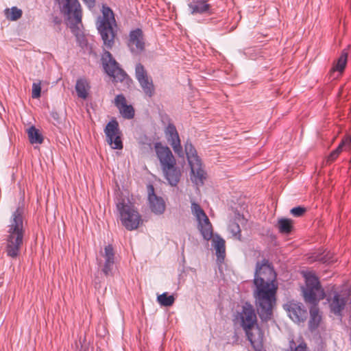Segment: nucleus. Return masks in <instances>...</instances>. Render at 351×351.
<instances>
[{"label":"nucleus","instance_id":"obj_7","mask_svg":"<svg viewBox=\"0 0 351 351\" xmlns=\"http://www.w3.org/2000/svg\"><path fill=\"white\" fill-rule=\"evenodd\" d=\"M117 208L120 215L122 225L128 230H134L138 228L141 221V217L134 206L129 201L125 202L121 199L117 204Z\"/></svg>","mask_w":351,"mask_h":351},{"label":"nucleus","instance_id":"obj_27","mask_svg":"<svg viewBox=\"0 0 351 351\" xmlns=\"http://www.w3.org/2000/svg\"><path fill=\"white\" fill-rule=\"evenodd\" d=\"M348 53L346 49H343L337 59L336 64L334 66L333 69L339 72L343 71L348 61Z\"/></svg>","mask_w":351,"mask_h":351},{"label":"nucleus","instance_id":"obj_10","mask_svg":"<svg viewBox=\"0 0 351 351\" xmlns=\"http://www.w3.org/2000/svg\"><path fill=\"white\" fill-rule=\"evenodd\" d=\"M135 77L138 82L144 94L149 98L152 97L155 94V86L152 78L141 63H138L135 67Z\"/></svg>","mask_w":351,"mask_h":351},{"label":"nucleus","instance_id":"obj_40","mask_svg":"<svg viewBox=\"0 0 351 351\" xmlns=\"http://www.w3.org/2000/svg\"><path fill=\"white\" fill-rule=\"evenodd\" d=\"M347 53H348V56L351 58V45L348 47V49H346Z\"/></svg>","mask_w":351,"mask_h":351},{"label":"nucleus","instance_id":"obj_8","mask_svg":"<svg viewBox=\"0 0 351 351\" xmlns=\"http://www.w3.org/2000/svg\"><path fill=\"white\" fill-rule=\"evenodd\" d=\"M184 154L186 156L191 173L201 184L206 180V173L202 167V160L191 141L187 139L184 144Z\"/></svg>","mask_w":351,"mask_h":351},{"label":"nucleus","instance_id":"obj_14","mask_svg":"<svg viewBox=\"0 0 351 351\" xmlns=\"http://www.w3.org/2000/svg\"><path fill=\"white\" fill-rule=\"evenodd\" d=\"M148 202L152 212L156 215H162L165 210L164 199L155 194L154 188L152 184L148 186Z\"/></svg>","mask_w":351,"mask_h":351},{"label":"nucleus","instance_id":"obj_9","mask_svg":"<svg viewBox=\"0 0 351 351\" xmlns=\"http://www.w3.org/2000/svg\"><path fill=\"white\" fill-rule=\"evenodd\" d=\"M60 11L69 27L82 25V9L78 0H65L60 8Z\"/></svg>","mask_w":351,"mask_h":351},{"label":"nucleus","instance_id":"obj_6","mask_svg":"<svg viewBox=\"0 0 351 351\" xmlns=\"http://www.w3.org/2000/svg\"><path fill=\"white\" fill-rule=\"evenodd\" d=\"M154 147L165 179L170 185L176 186L180 181L181 172L176 166V160L171 149L160 143H156Z\"/></svg>","mask_w":351,"mask_h":351},{"label":"nucleus","instance_id":"obj_21","mask_svg":"<svg viewBox=\"0 0 351 351\" xmlns=\"http://www.w3.org/2000/svg\"><path fill=\"white\" fill-rule=\"evenodd\" d=\"M317 304H313L310 308V320L309 326L311 328H316L318 327L320 321L321 315H319V310L317 306Z\"/></svg>","mask_w":351,"mask_h":351},{"label":"nucleus","instance_id":"obj_24","mask_svg":"<svg viewBox=\"0 0 351 351\" xmlns=\"http://www.w3.org/2000/svg\"><path fill=\"white\" fill-rule=\"evenodd\" d=\"M29 142L32 144H41L43 142V136L39 130L34 126H31L27 130Z\"/></svg>","mask_w":351,"mask_h":351},{"label":"nucleus","instance_id":"obj_12","mask_svg":"<svg viewBox=\"0 0 351 351\" xmlns=\"http://www.w3.org/2000/svg\"><path fill=\"white\" fill-rule=\"evenodd\" d=\"M127 45L132 54L139 55L145 48L143 32L140 28L131 30L127 42Z\"/></svg>","mask_w":351,"mask_h":351},{"label":"nucleus","instance_id":"obj_28","mask_svg":"<svg viewBox=\"0 0 351 351\" xmlns=\"http://www.w3.org/2000/svg\"><path fill=\"white\" fill-rule=\"evenodd\" d=\"M157 301L161 306H171L174 303L175 298L173 295H168L165 292L157 297Z\"/></svg>","mask_w":351,"mask_h":351},{"label":"nucleus","instance_id":"obj_22","mask_svg":"<svg viewBox=\"0 0 351 351\" xmlns=\"http://www.w3.org/2000/svg\"><path fill=\"white\" fill-rule=\"evenodd\" d=\"M165 132L169 144L180 141L179 134L173 123L169 122L168 123Z\"/></svg>","mask_w":351,"mask_h":351},{"label":"nucleus","instance_id":"obj_13","mask_svg":"<svg viewBox=\"0 0 351 351\" xmlns=\"http://www.w3.org/2000/svg\"><path fill=\"white\" fill-rule=\"evenodd\" d=\"M284 308L287 311L289 317L294 322H303L307 318V311L300 302L291 300L285 304Z\"/></svg>","mask_w":351,"mask_h":351},{"label":"nucleus","instance_id":"obj_25","mask_svg":"<svg viewBox=\"0 0 351 351\" xmlns=\"http://www.w3.org/2000/svg\"><path fill=\"white\" fill-rule=\"evenodd\" d=\"M293 229V221L290 219L282 218L278 220V230L280 233L289 234Z\"/></svg>","mask_w":351,"mask_h":351},{"label":"nucleus","instance_id":"obj_18","mask_svg":"<svg viewBox=\"0 0 351 351\" xmlns=\"http://www.w3.org/2000/svg\"><path fill=\"white\" fill-rule=\"evenodd\" d=\"M198 223L199 229L203 238L206 241L211 239L213 235V230L212 224L210 222L208 217L203 219L201 221H198Z\"/></svg>","mask_w":351,"mask_h":351},{"label":"nucleus","instance_id":"obj_19","mask_svg":"<svg viewBox=\"0 0 351 351\" xmlns=\"http://www.w3.org/2000/svg\"><path fill=\"white\" fill-rule=\"evenodd\" d=\"M213 245L216 250L217 259L219 261H223L226 256V245L224 239L219 235H216V237L213 239Z\"/></svg>","mask_w":351,"mask_h":351},{"label":"nucleus","instance_id":"obj_33","mask_svg":"<svg viewBox=\"0 0 351 351\" xmlns=\"http://www.w3.org/2000/svg\"><path fill=\"white\" fill-rule=\"evenodd\" d=\"M171 146L172 147L174 152L177 154V156L180 158H184V152L183 151L182 147L180 143V141L171 143Z\"/></svg>","mask_w":351,"mask_h":351},{"label":"nucleus","instance_id":"obj_36","mask_svg":"<svg viewBox=\"0 0 351 351\" xmlns=\"http://www.w3.org/2000/svg\"><path fill=\"white\" fill-rule=\"evenodd\" d=\"M342 151L343 150L339 147H337L330 154V155L328 157L327 161L328 162H332L333 161H335L339 155L342 152Z\"/></svg>","mask_w":351,"mask_h":351},{"label":"nucleus","instance_id":"obj_4","mask_svg":"<svg viewBox=\"0 0 351 351\" xmlns=\"http://www.w3.org/2000/svg\"><path fill=\"white\" fill-rule=\"evenodd\" d=\"M24 207L19 206L12 213L5 236L4 252L7 256L16 259L23 245L25 230L24 228Z\"/></svg>","mask_w":351,"mask_h":351},{"label":"nucleus","instance_id":"obj_23","mask_svg":"<svg viewBox=\"0 0 351 351\" xmlns=\"http://www.w3.org/2000/svg\"><path fill=\"white\" fill-rule=\"evenodd\" d=\"M79 25H75L69 27L70 28L72 34L75 36L79 46L84 47L87 45V40Z\"/></svg>","mask_w":351,"mask_h":351},{"label":"nucleus","instance_id":"obj_20","mask_svg":"<svg viewBox=\"0 0 351 351\" xmlns=\"http://www.w3.org/2000/svg\"><path fill=\"white\" fill-rule=\"evenodd\" d=\"M90 88L88 82L85 78H80L77 80L75 90L77 96L82 99H86L88 97V90Z\"/></svg>","mask_w":351,"mask_h":351},{"label":"nucleus","instance_id":"obj_39","mask_svg":"<svg viewBox=\"0 0 351 351\" xmlns=\"http://www.w3.org/2000/svg\"><path fill=\"white\" fill-rule=\"evenodd\" d=\"M51 117L54 119H58V114L56 112H52L51 113Z\"/></svg>","mask_w":351,"mask_h":351},{"label":"nucleus","instance_id":"obj_15","mask_svg":"<svg viewBox=\"0 0 351 351\" xmlns=\"http://www.w3.org/2000/svg\"><path fill=\"white\" fill-rule=\"evenodd\" d=\"M209 0H190L189 8L192 14H212L213 9L208 3Z\"/></svg>","mask_w":351,"mask_h":351},{"label":"nucleus","instance_id":"obj_26","mask_svg":"<svg viewBox=\"0 0 351 351\" xmlns=\"http://www.w3.org/2000/svg\"><path fill=\"white\" fill-rule=\"evenodd\" d=\"M4 12L6 18L13 21L19 19L23 14L22 10L16 6H13L10 9L6 8Z\"/></svg>","mask_w":351,"mask_h":351},{"label":"nucleus","instance_id":"obj_2","mask_svg":"<svg viewBox=\"0 0 351 351\" xmlns=\"http://www.w3.org/2000/svg\"><path fill=\"white\" fill-rule=\"evenodd\" d=\"M101 12L102 16L98 17L96 25L104 49L101 56L103 67L105 72L113 77L115 82H123L128 77V75L108 51L114 45L117 37V30L113 27V25L117 27L114 14L112 10L106 5H102Z\"/></svg>","mask_w":351,"mask_h":351},{"label":"nucleus","instance_id":"obj_3","mask_svg":"<svg viewBox=\"0 0 351 351\" xmlns=\"http://www.w3.org/2000/svg\"><path fill=\"white\" fill-rule=\"evenodd\" d=\"M304 278L305 287L302 288V292L305 301L315 304L326 299L330 313L341 319L347 304L351 302L350 291L332 287L325 293L318 277L314 274L307 273Z\"/></svg>","mask_w":351,"mask_h":351},{"label":"nucleus","instance_id":"obj_16","mask_svg":"<svg viewBox=\"0 0 351 351\" xmlns=\"http://www.w3.org/2000/svg\"><path fill=\"white\" fill-rule=\"evenodd\" d=\"M103 256L104 258V264L101 271L106 276H108L112 274V269L115 263V254L114 248L111 244H109L104 247Z\"/></svg>","mask_w":351,"mask_h":351},{"label":"nucleus","instance_id":"obj_37","mask_svg":"<svg viewBox=\"0 0 351 351\" xmlns=\"http://www.w3.org/2000/svg\"><path fill=\"white\" fill-rule=\"evenodd\" d=\"M82 1L87 5L90 9L93 8L95 5V0H82Z\"/></svg>","mask_w":351,"mask_h":351},{"label":"nucleus","instance_id":"obj_17","mask_svg":"<svg viewBox=\"0 0 351 351\" xmlns=\"http://www.w3.org/2000/svg\"><path fill=\"white\" fill-rule=\"evenodd\" d=\"M114 105L117 107L122 117L127 119L134 118L135 112L132 105H128L126 99L123 94H119L114 99Z\"/></svg>","mask_w":351,"mask_h":351},{"label":"nucleus","instance_id":"obj_30","mask_svg":"<svg viewBox=\"0 0 351 351\" xmlns=\"http://www.w3.org/2000/svg\"><path fill=\"white\" fill-rule=\"evenodd\" d=\"M192 212L194 215L196 217L198 221H201L203 219L207 218V215H206L204 210L201 208V206L197 203H192L191 204Z\"/></svg>","mask_w":351,"mask_h":351},{"label":"nucleus","instance_id":"obj_38","mask_svg":"<svg viewBox=\"0 0 351 351\" xmlns=\"http://www.w3.org/2000/svg\"><path fill=\"white\" fill-rule=\"evenodd\" d=\"M52 22L55 25L60 26L62 23V19L60 17L58 16H53L52 17Z\"/></svg>","mask_w":351,"mask_h":351},{"label":"nucleus","instance_id":"obj_5","mask_svg":"<svg viewBox=\"0 0 351 351\" xmlns=\"http://www.w3.org/2000/svg\"><path fill=\"white\" fill-rule=\"evenodd\" d=\"M241 326L245 332L247 340L255 351H265L264 334L257 324V317L254 306L245 302L239 313Z\"/></svg>","mask_w":351,"mask_h":351},{"label":"nucleus","instance_id":"obj_1","mask_svg":"<svg viewBox=\"0 0 351 351\" xmlns=\"http://www.w3.org/2000/svg\"><path fill=\"white\" fill-rule=\"evenodd\" d=\"M276 280V274L269 260L263 258L261 263H256L253 295L257 313L263 322H267L273 318L278 289Z\"/></svg>","mask_w":351,"mask_h":351},{"label":"nucleus","instance_id":"obj_34","mask_svg":"<svg viewBox=\"0 0 351 351\" xmlns=\"http://www.w3.org/2000/svg\"><path fill=\"white\" fill-rule=\"evenodd\" d=\"M41 95V82H34L32 84V97L34 99L40 98Z\"/></svg>","mask_w":351,"mask_h":351},{"label":"nucleus","instance_id":"obj_29","mask_svg":"<svg viewBox=\"0 0 351 351\" xmlns=\"http://www.w3.org/2000/svg\"><path fill=\"white\" fill-rule=\"evenodd\" d=\"M228 231L232 234L233 237L239 241L241 240V230L237 222L231 221L228 225Z\"/></svg>","mask_w":351,"mask_h":351},{"label":"nucleus","instance_id":"obj_31","mask_svg":"<svg viewBox=\"0 0 351 351\" xmlns=\"http://www.w3.org/2000/svg\"><path fill=\"white\" fill-rule=\"evenodd\" d=\"M287 351H308V350L304 341H302L299 344H297L296 342L292 339L289 341V346Z\"/></svg>","mask_w":351,"mask_h":351},{"label":"nucleus","instance_id":"obj_32","mask_svg":"<svg viewBox=\"0 0 351 351\" xmlns=\"http://www.w3.org/2000/svg\"><path fill=\"white\" fill-rule=\"evenodd\" d=\"M338 147L343 151H348L351 148V136L346 135L342 139Z\"/></svg>","mask_w":351,"mask_h":351},{"label":"nucleus","instance_id":"obj_35","mask_svg":"<svg viewBox=\"0 0 351 351\" xmlns=\"http://www.w3.org/2000/svg\"><path fill=\"white\" fill-rule=\"evenodd\" d=\"M306 209L305 207L297 206L291 209L290 213L293 216L295 217H302L306 213Z\"/></svg>","mask_w":351,"mask_h":351},{"label":"nucleus","instance_id":"obj_11","mask_svg":"<svg viewBox=\"0 0 351 351\" xmlns=\"http://www.w3.org/2000/svg\"><path fill=\"white\" fill-rule=\"evenodd\" d=\"M107 141L112 149H121L123 143L121 141V132L120 131L119 123L116 119L109 121L104 129Z\"/></svg>","mask_w":351,"mask_h":351}]
</instances>
